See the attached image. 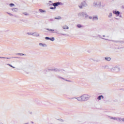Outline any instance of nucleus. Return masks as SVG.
Here are the masks:
<instances>
[{"label":"nucleus","instance_id":"obj_7","mask_svg":"<svg viewBox=\"0 0 124 124\" xmlns=\"http://www.w3.org/2000/svg\"><path fill=\"white\" fill-rule=\"evenodd\" d=\"M95 20H98V18H97V16L93 17V20L94 21Z\"/></svg>","mask_w":124,"mask_h":124},{"label":"nucleus","instance_id":"obj_9","mask_svg":"<svg viewBox=\"0 0 124 124\" xmlns=\"http://www.w3.org/2000/svg\"><path fill=\"white\" fill-rule=\"evenodd\" d=\"M49 40L51 41H54L55 40V38L53 37L52 38H49Z\"/></svg>","mask_w":124,"mask_h":124},{"label":"nucleus","instance_id":"obj_12","mask_svg":"<svg viewBox=\"0 0 124 124\" xmlns=\"http://www.w3.org/2000/svg\"><path fill=\"white\" fill-rule=\"evenodd\" d=\"M9 5H10V6H11V7L14 6V4H13V3H10V4H9Z\"/></svg>","mask_w":124,"mask_h":124},{"label":"nucleus","instance_id":"obj_19","mask_svg":"<svg viewBox=\"0 0 124 124\" xmlns=\"http://www.w3.org/2000/svg\"><path fill=\"white\" fill-rule=\"evenodd\" d=\"M109 15H110V16H112V13H110Z\"/></svg>","mask_w":124,"mask_h":124},{"label":"nucleus","instance_id":"obj_18","mask_svg":"<svg viewBox=\"0 0 124 124\" xmlns=\"http://www.w3.org/2000/svg\"><path fill=\"white\" fill-rule=\"evenodd\" d=\"M8 65H9V66H11H11H12V65H11L10 64H8Z\"/></svg>","mask_w":124,"mask_h":124},{"label":"nucleus","instance_id":"obj_11","mask_svg":"<svg viewBox=\"0 0 124 124\" xmlns=\"http://www.w3.org/2000/svg\"><path fill=\"white\" fill-rule=\"evenodd\" d=\"M77 27L78 28H82V25H81L80 24H78L77 25Z\"/></svg>","mask_w":124,"mask_h":124},{"label":"nucleus","instance_id":"obj_4","mask_svg":"<svg viewBox=\"0 0 124 124\" xmlns=\"http://www.w3.org/2000/svg\"><path fill=\"white\" fill-rule=\"evenodd\" d=\"M101 98L103 99V98H104V97H103V95H100L98 97L97 99H98V100H100L101 99Z\"/></svg>","mask_w":124,"mask_h":124},{"label":"nucleus","instance_id":"obj_13","mask_svg":"<svg viewBox=\"0 0 124 124\" xmlns=\"http://www.w3.org/2000/svg\"><path fill=\"white\" fill-rule=\"evenodd\" d=\"M55 8H56L55 7H51L50 8V9H55Z\"/></svg>","mask_w":124,"mask_h":124},{"label":"nucleus","instance_id":"obj_22","mask_svg":"<svg viewBox=\"0 0 124 124\" xmlns=\"http://www.w3.org/2000/svg\"><path fill=\"white\" fill-rule=\"evenodd\" d=\"M90 19H92V17H90Z\"/></svg>","mask_w":124,"mask_h":124},{"label":"nucleus","instance_id":"obj_16","mask_svg":"<svg viewBox=\"0 0 124 124\" xmlns=\"http://www.w3.org/2000/svg\"><path fill=\"white\" fill-rule=\"evenodd\" d=\"M79 7L80 8H83V6L82 5L79 6Z\"/></svg>","mask_w":124,"mask_h":124},{"label":"nucleus","instance_id":"obj_3","mask_svg":"<svg viewBox=\"0 0 124 124\" xmlns=\"http://www.w3.org/2000/svg\"><path fill=\"white\" fill-rule=\"evenodd\" d=\"M60 4H61V3L56 2V3L52 4V5H53V6H54V7H56V6H58V5H60Z\"/></svg>","mask_w":124,"mask_h":124},{"label":"nucleus","instance_id":"obj_17","mask_svg":"<svg viewBox=\"0 0 124 124\" xmlns=\"http://www.w3.org/2000/svg\"><path fill=\"white\" fill-rule=\"evenodd\" d=\"M55 19H61V16H59L58 18L56 17Z\"/></svg>","mask_w":124,"mask_h":124},{"label":"nucleus","instance_id":"obj_15","mask_svg":"<svg viewBox=\"0 0 124 124\" xmlns=\"http://www.w3.org/2000/svg\"><path fill=\"white\" fill-rule=\"evenodd\" d=\"M39 11L41 12H44V11H43L42 9H39Z\"/></svg>","mask_w":124,"mask_h":124},{"label":"nucleus","instance_id":"obj_1","mask_svg":"<svg viewBox=\"0 0 124 124\" xmlns=\"http://www.w3.org/2000/svg\"><path fill=\"white\" fill-rule=\"evenodd\" d=\"M90 96L89 95H83L81 97H80L81 99H83L84 100H86L87 99H89L90 98Z\"/></svg>","mask_w":124,"mask_h":124},{"label":"nucleus","instance_id":"obj_2","mask_svg":"<svg viewBox=\"0 0 124 124\" xmlns=\"http://www.w3.org/2000/svg\"><path fill=\"white\" fill-rule=\"evenodd\" d=\"M113 14H115L116 16H120V12L118 11H113Z\"/></svg>","mask_w":124,"mask_h":124},{"label":"nucleus","instance_id":"obj_14","mask_svg":"<svg viewBox=\"0 0 124 124\" xmlns=\"http://www.w3.org/2000/svg\"><path fill=\"white\" fill-rule=\"evenodd\" d=\"M46 40H48L49 39L50 40V38L48 37H46Z\"/></svg>","mask_w":124,"mask_h":124},{"label":"nucleus","instance_id":"obj_10","mask_svg":"<svg viewBox=\"0 0 124 124\" xmlns=\"http://www.w3.org/2000/svg\"><path fill=\"white\" fill-rule=\"evenodd\" d=\"M18 56H25V54L23 53H18Z\"/></svg>","mask_w":124,"mask_h":124},{"label":"nucleus","instance_id":"obj_6","mask_svg":"<svg viewBox=\"0 0 124 124\" xmlns=\"http://www.w3.org/2000/svg\"><path fill=\"white\" fill-rule=\"evenodd\" d=\"M62 28L64 30H66V29H68V26H66V25H64L63 26Z\"/></svg>","mask_w":124,"mask_h":124},{"label":"nucleus","instance_id":"obj_5","mask_svg":"<svg viewBox=\"0 0 124 124\" xmlns=\"http://www.w3.org/2000/svg\"><path fill=\"white\" fill-rule=\"evenodd\" d=\"M105 60H106V61H108V62H110V61H111V58H110V57H106Z\"/></svg>","mask_w":124,"mask_h":124},{"label":"nucleus","instance_id":"obj_8","mask_svg":"<svg viewBox=\"0 0 124 124\" xmlns=\"http://www.w3.org/2000/svg\"><path fill=\"white\" fill-rule=\"evenodd\" d=\"M47 31H54L55 30L53 29H46Z\"/></svg>","mask_w":124,"mask_h":124},{"label":"nucleus","instance_id":"obj_20","mask_svg":"<svg viewBox=\"0 0 124 124\" xmlns=\"http://www.w3.org/2000/svg\"><path fill=\"white\" fill-rule=\"evenodd\" d=\"M11 67H12L13 68H15V67H14L13 66H12Z\"/></svg>","mask_w":124,"mask_h":124},{"label":"nucleus","instance_id":"obj_21","mask_svg":"<svg viewBox=\"0 0 124 124\" xmlns=\"http://www.w3.org/2000/svg\"><path fill=\"white\" fill-rule=\"evenodd\" d=\"M40 45H42V46H43V44L40 43Z\"/></svg>","mask_w":124,"mask_h":124}]
</instances>
